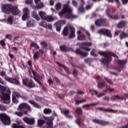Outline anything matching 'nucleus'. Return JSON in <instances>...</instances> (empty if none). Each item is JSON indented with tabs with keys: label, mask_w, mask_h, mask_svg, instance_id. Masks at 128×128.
<instances>
[{
	"label": "nucleus",
	"mask_w": 128,
	"mask_h": 128,
	"mask_svg": "<svg viewBox=\"0 0 128 128\" xmlns=\"http://www.w3.org/2000/svg\"><path fill=\"white\" fill-rule=\"evenodd\" d=\"M0 120L5 126L10 124V118L6 114H0Z\"/></svg>",
	"instance_id": "6"
},
{
	"label": "nucleus",
	"mask_w": 128,
	"mask_h": 128,
	"mask_svg": "<svg viewBox=\"0 0 128 128\" xmlns=\"http://www.w3.org/2000/svg\"><path fill=\"white\" fill-rule=\"evenodd\" d=\"M118 62L121 66H122L126 64V60H118Z\"/></svg>",
	"instance_id": "34"
},
{
	"label": "nucleus",
	"mask_w": 128,
	"mask_h": 128,
	"mask_svg": "<svg viewBox=\"0 0 128 128\" xmlns=\"http://www.w3.org/2000/svg\"><path fill=\"white\" fill-rule=\"evenodd\" d=\"M28 16H30V14H24L22 16V20H26V18H28Z\"/></svg>",
	"instance_id": "42"
},
{
	"label": "nucleus",
	"mask_w": 128,
	"mask_h": 128,
	"mask_svg": "<svg viewBox=\"0 0 128 128\" xmlns=\"http://www.w3.org/2000/svg\"><path fill=\"white\" fill-rule=\"evenodd\" d=\"M78 10L80 12H84V9L82 7H79Z\"/></svg>",
	"instance_id": "58"
},
{
	"label": "nucleus",
	"mask_w": 128,
	"mask_h": 128,
	"mask_svg": "<svg viewBox=\"0 0 128 128\" xmlns=\"http://www.w3.org/2000/svg\"><path fill=\"white\" fill-rule=\"evenodd\" d=\"M0 76H6V72H0Z\"/></svg>",
	"instance_id": "60"
},
{
	"label": "nucleus",
	"mask_w": 128,
	"mask_h": 128,
	"mask_svg": "<svg viewBox=\"0 0 128 128\" xmlns=\"http://www.w3.org/2000/svg\"><path fill=\"white\" fill-rule=\"evenodd\" d=\"M48 82L50 84H52L54 82L52 81V80L49 78L48 80Z\"/></svg>",
	"instance_id": "61"
},
{
	"label": "nucleus",
	"mask_w": 128,
	"mask_h": 128,
	"mask_svg": "<svg viewBox=\"0 0 128 128\" xmlns=\"http://www.w3.org/2000/svg\"><path fill=\"white\" fill-rule=\"evenodd\" d=\"M5 37L6 38H8L9 40H12V35H10V34H6Z\"/></svg>",
	"instance_id": "56"
},
{
	"label": "nucleus",
	"mask_w": 128,
	"mask_h": 128,
	"mask_svg": "<svg viewBox=\"0 0 128 128\" xmlns=\"http://www.w3.org/2000/svg\"><path fill=\"white\" fill-rule=\"evenodd\" d=\"M12 20H14V18H12V16H9L7 20L8 24H12Z\"/></svg>",
	"instance_id": "27"
},
{
	"label": "nucleus",
	"mask_w": 128,
	"mask_h": 128,
	"mask_svg": "<svg viewBox=\"0 0 128 128\" xmlns=\"http://www.w3.org/2000/svg\"><path fill=\"white\" fill-rule=\"evenodd\" d=\"M32 16L34 18H35L36 20H40L38 14H36V13L34 12H32Z\"/></svg>",
	"instance_id": "24"
},
{
	"label": "nucleus",
	"mask_w": 128,
	"mask_h": 128,
	"mask_svg": "<svg viewBox=\"0 0 128 128\" xmlns=\"http://www.w3.org/2000/svg\"><path fill=\"white\" fill-rule=\"evenodd\" d=\"M0 91L2 94L1 96L2 100H3L4 104H8L10 102V90H6L7 94H4V92H6V87L0 84Z\"/></svg>",
	"instance_id": "2"
},
{
	"label": "nucleus",
	"mask_w": 128,
	"mask_h": 128,
	"mask_svg": "<svg viewBox=\"0 0 128 128\" xmlns=\"http://www.w3.org/2000/svg\"><path fill=\"white\" fill-rule=\"evenodd\" d=\"M98 105V103H93V104H91L84 105V106H83L82 108H85L86 110H88V108H91V106H96Z\"/></svg>",
	"instance_id": "19"
},
{
	"label": "nucleus",
	"mask_w": 128,
	"mask_h": 128,
	"mask_svg": "<svg viewBox=\"0 0 128 128\" xmlns=\"http://www.w3.org/2000/svg\"><path fill=\"white\" fill-rule=\"evenodd\" d=\"M54 20V18H52V16H46V18L44 20H46L48 22H53V20Z\"/></svg>",
	"instance_id": "23"
},
{
	"label": "nucleus",
	"mask_w": 128,
	"mask_h": 128,
	"mask_svg": "<svg viewBox=\"0 0 128 128\" xmlns=\"http://www.w3.org/2000/svg\"><path fill=\"white\" fill-rule=\"evenodd\" d=\"M70 0H68L64 6V14L66 18L74 20V18H76L78 16L72 14V8L70 7Z\"/></svg>",
	"instance_id": "3"
},
{
	"label": "nucleus",
	"mask_w": 128,
	"mask_h": 128,
	"mask_svg": "<svg viewBox=\"0 0 128 128\" xmlns=\"http://www.w3.org/2000/svg\"><path fill=\"white\" fill-rule=\"evenodd\" d=\"M41 46H42L44 48H46L48 45L46 44V43L44 42H40Z\"/></svg>",
	"instance_id": "53"
},
{
	"label": "nucleus",
	"mask_w": 128,
	"mask_h": 128,
	"mask_svg": "<svg viewBox=\"0 0 128 128\" xmlns=\"http://www.w3.org/2000/svg\"><path fill=\"white\" fill-rule=\"evenodd\" d=\"M105 92H114V88H107Z\"/></svg>",
	"instance_id": "45"
},
{
	"label": "nucleus",
	"mask_w": 128,
	"mask_h": 128,
	"mask_svg": "<svg viewBox=\"0 0 128 128\" xmlns=\"http://www.w3.org/2000/svg\"><path fill=\"white\" fill-rule=\"evenodd\" d=\"M100 34H106L107 36H108L109 38H112V34L110 33V32L108 30L106 29H102L99 31Z\"/></svg>",
	"instance_id": "11"
},
{
	"label": "nucleus",
	"mask_w": 128,
	"mask_h": 128,
	"mask_svg": "<svg viewBox=\"0 0 128 128\" xmlns=\"http://www.w3.org/2000/svg\"><path fill=\"white\" fill-rule=\"evenodd\" d=\"M91 56H96V54H94V50H92L90 52Z\"/></svg>",
	"instance_id": "64"
},
{
	"label": "nucleus",
	"mask_w": 128,
	"mask_h": 128,
	"mask_svg": "<svg viewBox=\"0 0 128 128\" xmlns=\"http://www.w3.org/2000/svg\"><path fill=\"white\" fill-rule=\"evenodd\" d=\"M76 123L79 126H80V119L78 118L76 120Z\"/></svg>",
	"instance_id": "54"
},
{
	"label": "nucleus",
	"mask_w": 128,
	"mask_h": 128,
	"mask_svg": "<svg viewBox=\"0 0 128 128\" xmlns=\"http://www.w3.org/2000/svg\"><path fill=\"white\" fill-rule=\"evenodd\" d=\"M0 44H1V46H6V42H4V40H1L0 41Z\"/></svg>",
	"instance_id": "57"
},
{
	"label": "nucleus",
	"mask_w": 128,
	"mask_h": 128,
	"mask_svg": "<svg viewBox=\"0 0 128 128\" xmlns=\"http://www.w3.org/2000/svg\"><path fill=\"white\" fill-rule=\"evenodd\" d=\"M126 26V22H121L118 24V27L119 28H124Z\"/></svg>",
	"instance_id": "26"
},
{
	"label": "nucleus",
	"mask_w": 128,
	"mask_h": 128,
	"mask_svg": "<svg viewBox=\"0 0 128 128\" xmlns=\"http://www.w3.org/2000/svg\"><path fill=\"white\" fill-rule=\"evenodd\" d=\"M64 114L66 118H71L72 116L70 115V111L68 110H65Z\"/></svg>",
	"instance_id": "40"
},
{
	"label": "nucleus",
	"mask_w": 128,
	"mask_h": 128,
	"mask_svg": "<svg viewBox=\"0 0 128 128\" xmlns=\"http://www.w3.org/2000/svg\"><path fill=\"white\" fill-rule=\"evenodd\" d=\"M72 4L74 6H76H76H78V2H76V1L75 0H72Z\"/></svg>",
	"instance_id": "50"
},
{
	"label": "nucleus",
	"mask_w": 128,
	"mask_h": 128,
	"mask_svg": "<svg viewBox=\"0 0 128 128\" xmlns=\"http://www.w3.org/2000/svg\"><path fill=\"white\" fill-rule=\"evenodd\" d=\"M81 46H82V48H83V50H87V52H90V48L88 46H92V44L90 42H86L82 43Z\"/></svg>",
	"instance_id": "7"
},
{
	"label": "nucleus",
	"mask_w": 128,
	"mask_h": 128,
	"mask_svg": "<svg viewBox=\"0 0 128 128\" xmlns=\"http://www.w3.org/2000/svg\"><path fill=\"white\" fill-rule=\"evenodd\" d=\"M62 6V4L58 2L55 5V8L56 10H58L60 9V8Z\"/></svg>",
	"instance_id": "37"
},
{
	"label": "nucleus",
	"mask_w": 128,
	"mask_h": 128,
	"mask_svg": "<svg viewBox=\"0 0 128 128\" xmlns=\"http://www.w3.org/2000/svg\"><path fill=\"white\" fill-rule=\"evenodd\" d=\"M23 14H30V10H28V8H25L23 9Z\"/></svg>",
	"instance_id": "36"
},
{
	"label": "nucleus",
	"mask_w": 128,
	"mask_h": 128,
	"mask_svg": "<svg viewBox=\"0 0 128 128\" xmlns=\"http://www.w3.org/2000/svg\"><path fill=\"white\" fill-rule=\"evenodd\" d=\"M100 54L106 57V58L101 60V62H103V64H108L110 62L112 61V58L110 56H112L114 58H118V56L112 52H100Z\"/></svg>",
	"instance_id": "4"
},
{
	"label": "nucleus",
	"mask_w": 128,
	"mask_h": 128,
	"mask_svg": "<svg viewBox=\"0 0 128 128\" xmlns=\"http://www.w3.org/2000/svg\"><path fill=\"white\" fill-rule=\"evenodd\" d=\"M12 128H25L22 126H18V125H16V124H13Z\"/></svg>",
	"instance_id": "47"
},
{
	"label": "nucleus",
	"mask_w": 128,
	"mask_h": 128,
	"mask_svg": "<svg viewBox=\"0 0 128 128\" xmlns=\"http://www.w3.org/2000/svg\"><path fill=\"white\" fill-rule=\"evenodd\" d=\"M89 92L92 94V96H94V94H95L98 98H101V96H104V93H100L98 94V92L94 89L90 90Z\"/></svg>",
	"instance_id": "15"
},
{
	"label": "nucleus",
	"mask_w": 128,
	"mask_h": 128,
	"mask_svg": "<svg viewBox=\"0 0 128 128\" xmlns=\"http://www.w3.org/2000/svg\"><path fill=\"white\" fill-rule=\"evenodd\" d=\"M5 80L6 82H10V84H16L17 86H19L20 84V82L18 80L14 78L6 77Z\"/></svg>",
	"instance_id": "8"
},
{
	"label": "nucleus",
	"mask_w": 128,
	"mask_h": 128,
	"mask_svg": "<svg viewBox=\"0 0 128 128\" xmlns=\"http://www.w3.org/2000/svg\"><path fill=\"white\" fill-rule=\"evenodd\" d=\"M90 60H92V59L90 58H86L84 60L85 62L87 63L90 62Z\"/></svg>",
	"instance_id": "63"
},
{
	"label": "nucleus",
	"mask_w": 128,
	"mask_h": 128,
	"mask_svg": "<svg viewBox=\"0 0 128 128\" xmlns=\"http://www.w3.org/2000/svg\"><path fill=\"white\" fill-rule=\"evenodd\" d=\"M126 38H128V34L122 32L120 35V38L122 39Z\"/></svg>",
	"instance_id": "31"
},
{
	"label": "nucleus",
	"mask_w": 128,
	"mask_h": 128,
	"mask_svg": "<svg viewBox=\"0 0 128 128\" xmlns=\"http://www.w3.org/2000/svg\"><path fill=\"white\" fill-rule=\"evenodd\" d=\"M56 64H58V66H60V68H64V64H60V63L59 62H56Z\"/></svg>",
	"instance_id": "55"
},
{
	"label": "nucleus",
	"mask_w": 128,
	"mask_h": 128,
	"mask_svg": "<svg viewBox=\"0 0 128 128\" xmlns=\"http://www.w3.org/2000/svg\"><path fill=\"white\" fill-rule=\"evenodd\" d=\"M34 21L30 20V22L27 23V26L28 27L34 26Z\"/></svg>",
	"instance_id": "43"
},
{
	"label": "nucleus",
	"mask_w": 128,
	"mask_h": 128,
	"mask_svg": "<svg viewBox=\"0 0 128 128\" xmlns=\"http://www.w3.org/2000/svg\"><path fill=\"white\" fill-rule=\"evenodd\" d=\"M76 112H77V114H82V110L81 108H78L76 109Z\"/></svg>",
	"instance_id": "49"
},
{
	"label": "nucleus",
	"mask_w": 128,
	"mask_h": 128,
	"mask_svg": "<svg viewBox=\"0 0 128 128\" xmlns=\"http://www.w3.org/2000/svg\"><path fill=\"white\" fill-rule=\"evenodd\" d=\"M86 102V100H76V104H82V102Z\"/></svg>",
	"instance_id": "41"
},
{
	"label": "nucleus",
	"mask_w": 128,
	"mask_h": 128,
	"mask_svg": "<svg viewBox=\"0 0 128 128\" xmlns=\"http://www.w3.org/2000/svg\"><path fill=\"white\" fill-rule=\"evenodd\" d=\"M38 14L40 16V18L42 20H46V12L43 11H40L38 12Z\"/></svg>",
	"instance_id": "18"
},
{
	"label": "nucleus",
	"mask_w": 128,
	"mask_h": 128,
	"mask_svg": "<svg viewBox=\"0 0 128 128\" xmlns=\"http://www.w3.org/2000/svg\"><path fill=\"white\" fill-rule=\"evenodd\" d=\"M46 124V121L42 120H38V126H44Z\"/></svg>",
	"instance_id": "25"
},
{
	"label": "nucleus",
	"mask_w": 128,
	"mask_h": 128,
	"mask_svg": "<svg viewBox=\"0 0 128 128\" xmlns=\"http://www.w3.org/2000/svg\"><path fill=\"white\" fill-rule=\"evenodd\" d=\"M64 24V22L59 21L54 24V26L56 28L57 32H60V27Z\"/></svg>",
	"instance_id": "14"
},
{
	"label": "nucleus",
	"mask_w": 128,
	"mask_h": 128,
	"mask_svg": "<svg viewBox=\"0 0 128 128\" xmlns=\"http://www.w3.org/2000/svg\"><path fill=\"white\" fill-rule=\"evenodd\" d=\"M52 110H50V109L46 108L44 110V114H50Z\"/></svg>",
	"instance_id": "29"
},
{
	"label": "nucleus",
	"mask_w": 128,
	"mask_h": 128,
	"mask_svg": "<svg viewBox=\"0 0 128 128\" xmlns=\"http://www.w3.org/2000/svg\"><path fill=\"white\" fill-rule=\"evenodd\" d=\"M23 120H24V122H26V124H34L35 122L34 118H29L27 117H25L23 118Z\"/></svg>",
	"instance_id": "12"
},
{
	"label": "nucleus",
	"mask_w": 128,
	"mask_h": 128,
	"mask_svg": "<svg viewBox=\"0 0 128 128\" xmlns=\"http://www.w3.org/2000/svg\"><path fill=\"white\" fill-rule=\"evenodd\" d=\"M22 82L24 86H26L28 84V78H25L22 80Z\"/></svg>",
	"instance_id": "39"
},
{
	"label": "nucleus",
	"mask_w": 128,
	"mask_h": 128,
	"mask_svg": "<svg viewBox=\"0 0 128 128\" xmlns=\"http://www.w3.org/2000/svg\"><path fill=\"white\" fill-rule=\"evenodd\" d=\"M40 26H42V28H48V25L46 24V22L42 21L39 23Z\"/></svg>",
	"instance_id": "30"
},
{
	"label": "nucleus",
	"mask_w": 128,
	"mask_h": 128,
	"mask_svg": "<svg viewBox=\"0 0 128 128\" xmlns=\"http://www.w3.org/2000/svg\"><path fill=\"white\" fill-rule=\"evenodd\" d=\"M59 16L60 18H63L64 16V6L63 9L59 13Z\"/></svg>",
	"instance_id": "38"
},
{
	"label": "nucleus",
	"mask_w": 128,
	"mask_h": 128,
	"mask_svg": "<svg viewBox=\"0 0 128 128\" xmlns=\"http://www.w3.org/2000/svg\"><path fill=\"white\" fill-rule=\"evenodd\" d=\"M2 12L5 14H10L12 12L14 16H18L20 14V10L18 9V6H12V5L6 4L2 5Z\"/></svg>",
	"instance_id": "1"
},
{
	"label": "nucleus",
	"mask_w": 128,
	"mask_h": 128,
	"mask_svg": "<svg viewBox=\"0 0 128 128\" xmlns=\"http://www.w3.org/2000/svg\"><path fill=\"white\" fill-rule=\"evenodd\" d=\"M93 122H96V124H104V121H102L98 119L93 120Z\"/></svg>",
	"instance_id": "33"
},
{
	"label": "nucleus",
	"mask_w": 128,
	"mask_h": 128,
	"mask_svg": "<svg viewBox=\"0 0 128 128\" xmlns=\"http://www.w3.org/2000/svg\"><path fill=\"white\" fill-rule=\"evenodd\" d=\"M28 102H30V104H32V106H34L35 108H40V105H38V104L36 103L33 100H29Z\"/></svg>",
	"instance_id": "21"
},
{
	"label": "nucleus",
	"mask_w": 128,
	"mask_h": 128,
	"mask_svg": "<svg viewBox=\"0 0 128 128\" xmlns=\"http://www.w3.org/2000/svg\"><path fill=\"white\" fill-rule=\"evenodd\" d=\"M60 50L61 52H64V46H60Z\"/></svg>",
	"instance_id": "59"
},
{
	"label": "nucleus",
	"mask_w": 128,
	"mask_h": 128,
	"mask_svg": "<svg viewBox=\"0 0 128 128\" xmlns=\"http://www.w3.org/2000/svg\"><path fill=\"white\" fill-rule=\"evenodd\" d=\"M0 110H6V108L4 106L2 105L1 107H0Z\"/></svg>",
	"instance_id": "62"
},
{
	"label": "nucleus",
	"mask_w": 128,
	"mask_h": 128,
	"mask_svg": "<svg viewBox=\"0 0 128 128\" xmlns=\"http://www.w3.org/2000/svg\"><path fill=\"white\" fill-rule=\"evenodd\" d=\"M33 58L34 60H36L38 58V52L34 53L33 56Z\"/></svg>",
	"instance_id": "44"
},
{
	"label": "nucleus",
	"mask_w": 128,
	"mask_h": 128,
	"mask_svg": "<svg viewBox=\"0 0 128 128\" xmlns=\"http://www.w3.org/2000/svg\"><path fill=\"white\" fill-rule=\"evenodd\" d=\"M18 108L22 110V108H27L28 110L30 112H32V108H30V106L28 105L27 103H22L19 105Z\"/></svg>",
	"instance_id": "13"
},
{
	"label": "nucleus",
	"mask_w": 128,
	"mask_h": 128,
	"mask_svg": "<svg viewBox=\"0 0 128 128\" xmlns=\"http://www.w3.org/2000/svg\"><path fill=\"white\" fill-rule=\"evenodd\" d=\"M102 86H104V82H99L98 84V88H102Z\"/></svg>",
	"instance_id": "51"
},
{
	"label": "nucleus",
	"mask_w": 128,
	"mask_h": 128,
	"mask_svg": "<svg viewBox=\"0 0 128 128\" xmlns=\"http://www.w3.org/2000/svg\"><path fill=\"white\" fill-rule=\"evenodd\" d=\"M76 52L78 54H81V56H86L88 54V52H80V50L79 49H77L76 50Z\"/></svg>",
	"instance_id": "20"
},
{
	"label": "nucleus",
	"mask_w": 128,
	"mask_h": 128,
	"mask_svg": "<svg viewBox=\"0 0 128 128\" xmlns=\"http://www.w3.org/2000/svg\"><path fill=\"white\" fill-rule=\"evenodd\" d=\"M45 120L46 122V128H52V120H54V118L52 117L46 118Z\"/></svg>",
	"instance_id": "9"
},
{
	"label": "nucleus",
	"mask_w": 128,
	"mask_h": 128,
	"mask_svg": "<svg viewBox=\"0 0 128 128\" xmlns=\"http://www.w3.org/2000/svg\"><path fill=\"white\" fill-rule=\"evenodd\" d=\"M78 34V39L79 40H86V37L84 36V35L82 34V31L79 30L77 32Z\"/></svg>",
	"instance_id": "17"
},
{
	"label": "nucleus",
	"mask_w": 128,
	"mask_h": 128,
	"mask_svg": "<svg viewBox=\"0 0 128 128\" xmlns=\"http://www.w3.org/2000/svg\"><path fill=\"white\" fill-rule=\"evenodd\" d=\"M31 46H35V48H38V44H36L34 42H31V44H30Z\"/></svg>",
	"instance_id": "48"
},
{
	"label": "nucleus",
	"mask_w": 128,
	"mask_h": 128,
	"mask_svg": "<svg viewBox=\"0 0 128 128\" xmlns=\"http://www.w3.org/2000/svg\"><path fill=\"white\" fill-rule=\"evenodd\" d=\"M32 2H34V1L32 0H26V3L27 4H31Z\"/></svg>",
	"instance_id": "52"
},
{
	"label": "nucleus",
	"mask_w": 128,
	"mask_h": 128,
	"mask_svg": "<svg viewBox=\"0 0 128 128\" xmlns=\"http://www.w3.org/2000/svg\"><path fill=\"white\" fill-rule=\"evenodd\" d=\"M97 110H104V112H114V110L110 109V110L108 109H105L104 108H97Z\"/></svg>",
	"instance_id": "28"
},
{
	"label": "nucleus",
	"mask_w": 128,
	"mask_h": 128,
	"mask_svg": "<svg viewBox=\"0 0 128 128\" xmlns=\"http://www.w3.org/2000/svg\"><path fill=\"white\" fill-rule=\"evenodd\" d=\"M28 88H34L36 86V84H34V81L30 80V82L28 83L26 86Z\"/></svg>",
	"instance_id": "22"
},
{
	"label": "nucleus",
	"mask_w": 128,
	"mask_h": 128,
	"mask_svg": "<svg viewBox=\"0 0 128 128\" xmlns=\"http://www.w3.org/2000/svg\"><path fill=\"white\" fill-rule=\"evenodd\" d=\"M104 80L109 84H112V80H110L108 78L105 77Z\"/></svg>",
	"instance_id": "46"
},
{
	"label": "nucleus",
	"mask_w": 128,
	"mask_h": 128,
	"mask_svg": "<svg viewBox=\"0 0 128 128\" xmlns=\"http://www.w3.org/2000/svg\"><path fill=\"white\" fill-rule=\"evenodd\" d=\"M102 21L100 20H97L95 22V24L97 26H102Z\"/></svg>",
	"instance_id": "35"
},
{
	"label": "nucleus",
	"mask_w": 128,
	"mask_h": 128,
	"mask_svg": "<svg viewBox=\"0 0 128 128\" xmlns=\"http://www.w3.org/2000/svg\"><path fill=\"white\" fill-rule=\"evenodd\" d=\"M14 116H24L22 112H15L14 113Z\"/></svg>",
	"instance_id": "32"
},
{
	"label": "nucleus",
	"mask_w": 128,
	"mask_h": 128,
	"mask_svg": "<svg viewBox=\"0 0 128 128\" xmlns=\"http://www.w3.org/2000/svg\"><path fill=\"white\" fill-rule=\"evenodd\" d=\"M34 2L37 8H44V4L40 0H34Z\"/></svg>",
	"instance_id": "16"
},
{
	"label": "nucleus",
	"mask_w": 128,
	"mask_h": 128,
	"mask_svg": "<svg viewBox=\"0 0 128 128\" xmlns=\"http://www.w3.org/2000/svg\"><path fill=\"white\" fill-rule=\"evenodd\" d=\"M70 31V34L69 36L70 38H73L76 37V30L70 25H68L65 27L64 28V36H68V32Z\"/></svg>",
	"instance_id": "5"
},
{
	"label": "nucleus",
	"mask_w": 128,
	"mask_h": 128,
	"mask_svg": "<svg viewBox=\"0 0 128 128\" xmlns=\"http://www.w3.org/2000/svg\"><path fill=\"white\" fill-rule=\"evenodd\" d=\"M16 96H17V98H20V94L18 92L14 91L12 100L14 104H18V100L16 99Z\"/></svg>",
	"instance_id": "10"
}]
</instances>
